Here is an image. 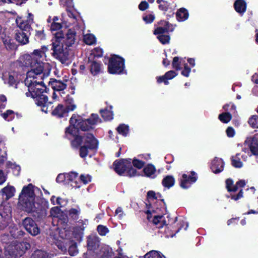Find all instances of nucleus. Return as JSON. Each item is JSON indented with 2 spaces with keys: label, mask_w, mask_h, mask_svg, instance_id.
Here are the masks:
<instances>
[{
  "label": "nucleus",
  "mask_w": 258,
  "mask_h": 258,
  "mask_svg": "<svg viewBox=\"0 0 258 258\" xmlns=\"http://www.w3.org/2000/svg\"><path fill=\"white\" fill-rule=\"evenodd\" d=\"M235 11L241 15L246 11V3L244 0H236L234 4Z\"/></svg>",
  "instance_id": "obj_24"
},
{
  "label": "nucleus",
  "mask_w": 258,
  "mask_h": 258,
  "mask_svg": "<svg viewBox=\"0 0 258 258\" xmlns=\"http://www.w3.org/2000/svg\"><path fill=\"white\" fill-rule=\"evenodd\" d=\"M132 163V165H133L134 167L138 169H141L145 165V162L137 159H134Z\"/></svg>",
  "instance_id": "obj_53"
},
{
  "label": "nucleus",
  "mask_w": 258,
  "mask_h": 258,
  "mask_svg": "<svg viewBox=\"0 0 258 258\" xmlns=\"http://www.w3.org/2000/svg\"><path fill=\"white\" fill-rule=\"evenodd\" d=\"M226 187L229 192H235L237 190L236 186L233 184V181L231 179H227L226 180Z\"/></svg>",
  "instance_id": "obj_46"
},
{
  "label": "nucleus",
  "mask_w": 258,
  "mask_h": 258,
  "mask_svg": "<svg viewBox=\"0 0 258 258\" xmlns=\"http://www.w3.org/2000/svg\"><path fill=\"white\" fill-rule=\"evenodd\" d=\"M11 209L9 206H2L0 207V215L2 217H6L11 213Z\"/></svg>",
  "instance_id": "obj_50"
},
{
  "label": "nucleus",
  "mask_w": 258,
  "mask_h": 258,
  "mask_svg": "<svg viewBox=\"0 0 258 258\" xmlns=\"http://www.w3.org/2000/svg\"><path fill=\"white\" fill-rule=\"evenodd\" d=\"M113 252L112 248L107 245L101 247L99 255L101 258H111Z\"/></svg>",
  "instance_id": "obj_28"
},
{
  "label": "nucleus",
  "mask_w": 258,
  "mask_h": 258,
  "mask_svg": "<svg viewBox=\"0 0 258 258\" xmlns=\"http://www.w3.org/2000/svg\"><path fill=\"white\" fill-rule=\"evenodd\" d=\"M184 63L185 61L183 58L179 59L178 57H174L173 59L172 67L176 70H179L181 69V64H184Z\"/></svg>",
  "instance_id": "obj_41"
},
{
  "label": "nucleus",
  "mask_w": 258,
  "mask_h": 258,
  "mask_svg": "<svg viewBox=\"0 0 258 258\" xmlns=\"http://www.w3.org/2000/svg\"><path fill=\"white\" fill-rule=\"evenodd\" d=\"M114 169L119 175L130 177L139 176L140 173L132 167L131 159H121L113 163Z\"/></svg>",
  "instance_id": "obj_9"
},
{
  "label": "nucleus",
  "mask_w": 258,
  "mask_h": 258,
  "mask_svg": "<svg viewBox=\"0 0 258 258\" xmlns=\"http://www.w3.org/2000/svg\"><path fill=\"white\" fill-rule=\"evenodd\" d=\"M62 28L60 23H52L50 30L52 32L58 31L54 34V41L52 42L53 55L58 59L61 63H64V50L63 43L64 42V34L62 30H60Z\"/></svg>",
  "instance_id": "obj_3"
},
{
  "label": "nucleus",
  "mask_w": 258,
  "mask_h": 258,
  "mask_svg": "<svg viewBox=\"0 0 258 258\" xmlns=\"http://www.w3.org/2000/svg\"><path fill=\"white\" fill-rule=\"evenodd\" d=\"M190 72H191V69L188 67L187 64L186 63H184V69L181 72V74L186 77H188L189 75Z\"/></svg>",
  "instance_id": "obj_56"
},
{
  "label": "nucleus",
  "mask_w": 258,
  "mask_h": 258,
  "mask_svg": "<svg viewBox=\"0 0 258 258\" xmlns=\"http://www.w3.org/2000/svg\"><path fill=\"white\" fill-rule=\"evenodd\" d=\"M246 145L249 148L252 154L258 155V144L255 139L251 137L247 138L245 141V145Z\"/></svg>",
  "instance_id": "obj_22"
},
{
  "label": "nucleus",
  "mask_w": 258,
  "mask_h": 258,
  "mask_svg": "<svg viewBox=\"0 0 258 258\" xmlns=\"http://www.w3.org/2000/svg\"><path fill=\"white\" fill-rule=\"evenodd\" d=\"M177 74L174 71H170L167 72L165 75V77L167 80H170L176 76Z\"/></svg>",
  "instance_id": "obj_57"
},
{
  "label": "nucleus",
  "mask_w": 258,
  "mask_h": 258,
  "mask_svg": "<svg viewBox=\"0 0 258 258\" xmlns=\"http://www.w3.org/2000/svg\"><path fill=\"white\" fill-rule=\"evenodd\" d=\"M93 53L95 56L101 57L103 55V50L101 48L97 47L94 48Z\"/></svg>",
  "instance_id": "obj_62"
},
{
  "label": "nucleus",
  "mask_w": 258,
  "mask_h": 258,
  "mask_svg": "<svg viewBox=\"0 0 258 258\" xmlns=\"http://www.w3.org/2000/svg\"><path fill=\"white\" fill-rule=\"evenodd\" d=\"M1 192L2 196H5L6 199L9 200L14 196L15 188L13 186H7L2 189Z\"/></svg>",
  "instance_id": "obj_27"
},
{
  "label": "nucleus",
  "mask_w": 258,
  "mask_h": 258,
  "mask_svg": "<svg viewBox=\"0 0 258 258\" xmlns=\"http://www.w3.org/2000/svg\"><path fill=\"white\" fill-rule=\"evenodd\" d=\"M97 231L100 235H105L109 231L108 228L103 225H99L97 227Z\"/></svg>",
  "instance_id": "obj_54"
},
{
  "label": "nucleus",
  "mask_w": 258,
  "mask_h": 258,
  "mask_svg": "<svg viewBox=\"0 0 258 258\" xmlns=\"http://www.w3.org/2000/svg\"><path fill=\"white\" fill-rule=\"evenodd\" d=\"M73 147L80 148V156L81 157L85 158L89 153L90 150H96L98 147V142L92 134H86L84 136H75L74 139L71 141Z\"/></svg>",
  "instance_id": "obj_5"
},
{
  "label": "nucleus",
  "mask_w": 258,
  "mask_h": 258,
  "mask_svg": "<svg viewBox=\"0 0 258 258\" xmlns=\"http://www.w3.org/2000/svg\"><path fill=\"white\" fill-rule=\"evenodd\" d=\"M76 108V105L74 103L73 99L68 96L67 99H66V112L72 111Z\"/></svg>",
  "instance_id": "obj_36"
},
{
  "label": "nucleus",
  "mask_w": 258,
  "mask_h": 258,
  "mask_svg": "<svg viewBox=\"0 0 258 258\" xmlns=\"http://www.w3.org/2000/svg\"><path fill=\"white\" fill-rule=\"evenodd\" d=\"M223 108L226 112H230L231 114H234L236 112V106L231 103L224 105Z\"/></svg>",
  "instance_id": "obj_47"
},
{
  "label": "nucleus",
  "mask_w": 258,
  "mask_h": 258,
  "mask_svg": "<svg viewBox=\"0 0 258 258\" xmlns=\"http://www.w3.org/2000/svg\"><path fill=\"white\" fill-rule=\"evenodd\" d=\"M76 32L74 29H70L66 34V47H72L68 51H66V63H69L72 61L75 56V50L73 47L76 40Z\"/></svg>",
  "instance_id": "obj_10"
},
{
  "label": "nucleus",
  "mask_w": 258,
  "mask_h": 258,
  "mask_svg": "<svg viewBox=\"0 0 258 258\" xmlns=\"http://www.w3.org/2000/svg\"><path fill=\"white\" fill-rule=\"evenodd\" d=\"M149 7L148 3L146 1L142 2L139 5V9L141 11H145Z\"/></svg>",
  "instance_id": "obj_60"
},
{
  "label": "nucleus",
  "mask_w": 258,
  "mask_h": 258,
  "mask_svg": "<svg viewBox=\"0 0 258 258\" xmlns=\"http://www.w3.org/2000/svg\"><path fill=\"white\" fill-rule=\"evenodd\" d=\"M84 42L87 45H92L96 42V38L92 34H86L84 35Z\"/></svg>",
  "instance_id": "obj_37"
},
{
  "label": "nucleus",
  "mask_w": 258,
  "mask_h": 258,
  "mask_svg": "<svg viewBox=\"0 0 258 258\" xmlns=\"http://www.w3.org/2000/svg\"><path fill=\"white\" fill-rule=\"evenodd\" d=\"M224 163L221 158L215 157L212 161L211 169L214 173H218L224 169Z\"/></svg>",
  "instance_id": "obj_21"
},
{
  "label": "nucleus",
  "mask_w": 258,
  "mask_h": 258,
  "mask_svg": "<svg viewBox=\"0 0 258 258\" xmlns=\"http://www.w3.org/2000/svg\"><path fill=\"white\" fill-rule=\"evenodd\" d=\"M157 3L159 4V9L164 11H166L169 9H171V5L167 2L163 0H157Z\"/></svg>",
  "instance_id": "obj_42"
},
{
  "label": "nucleus",
  "mask_w": 258,
  "mask_h": 258,
  "mask_svg": "<svg viewBox=\"0 0 258 258\" xmlns=\"http://www.w3.org/2000/svg\"><path fill=\"white\" fill-rule=\"evenodd\" d=\"M99 238L94 236L91 235L88 236L87 240L88 248L89 250H94L99 246Z\"/></svg>",
  "instance_id": "obj_25"
},
{
  "label": "nucleus",
  "mask_w": 258,
  "mask_h": 258,
  "mask_svg": "<svg viewBox=\"0 0 258 258\" xmlns=\"http://www.w3.org/2000/svg\"><path fill=\"white\" fill-rule=\"evenodd\" d=\"M144 258H165V257L157 251L151 250L145 255Z\"/></svg>",
  "instance_id": "obj_38"
},
{
  "label": "nucleus",
  "mask_w": 258,
  "mask_h": 258,
  "mask_svg": "<svg viewBox=\"0 0 258 258\" xmlns=\"http://www.w3.org/2000/svg\"><path fill=\"white\" fill-rule=\"evenodd\" d=\"M162 26L158 27L154 31V34L158 35L157 38L163 44L168 43L170 37L168 35L165 34L169 31H173L174 28L172 25L166 21L161 22Z\"/></svg>",
  "instance_id": "obj_11"
},
{
  "label": "nucleus",
  "mask_w": 258,
  "mask_h": 258,
  "mask_svg": "<svg viewBox=\"0 0 258 258\" xmlns=\"http://www.w3.org/2000/svg\"><path fill=\"white\" fill-rule=\"evenodd\" d=\"M143 19L146 23H151L154 20L155 16L153 14H150L144 16Z\"/></svg>",
  "instance_id": "obj_55"
},
{
  "label": "nucleus",
  "mask_w": 258,
  "mask_h": 258,
  "mask_svg": "<svg viewBox=\"0 0 258 258\" xmlns=\"http://www.w3.org/2000/svg\"><path fill=\"white\" fill-rule=\"evenodd\" d=\"M197 180V177L194 172H192L188 176L186 174H183L180 179V185L182 188L186 189L195 183Z\"/></svg>",
  "instance_id": "obj_18"
},
{
  "label": "nucleus",
  "mask_w": 258,
  "mask_h": 258,
  "mask_svg": "<svg viewBox=\"0 0 258 258\" xmlns=\"http://www.w3.org/2000/svg\"><path fill=\"white\" fill-rule=\"evenodd\" d=\"M232 118V114L228 112H225L220 114L219 119L223 123H228Z\"/></svg>",
  "instance_id": "obj_40"
},
{
  "label": "nucleus",
  "mask_w": 258,
  "mask_h": 258,
  "mask_svg": "<svg viewBox=\"0 0 258 258\" xmlns=\"http://www.w3.org/2000/svg\"><path fill=\"white\" fill-rule=\"evenodd\" d=\"M36 79L28 77L24 81L25 84L28 88V92L26 93L27 97L31 96L33 98V94L36 93L38 86H41L46 88V86L43 81L37 82Z\"/></svg>",
  "instance_id": "obj_16"
},
{
  "label": "nucleus",
  "mask_w": 258,
  "mask_h": 258,
  "mask_svg": "<svg viewBox=\"0 0 258 258\" xmlns=\"http://www.w3.org/2000/svg\"><path fill=\"white\" fill-rule=\"evenodd\" d=\"M226 133L227 136L229 138L233 137L235 134L234 128L230 126L228 127L226 129Z\"/></svg>",
  "instance_id": "obj_59"
},
{
  "label": "nucleus",
  "mask_w": 258,
  "mask_h": 258,
  "mask_svg": "<svg viewBox=\"0 0 258 258\" xmlns=\"http://www.w3.org/2000/svg\"><path fill=\"white\" fill-rule=\"evenodd\" d=\"M22 224L27 232L32 236H36L40 233V228L35 221L30 217L25 218L23 220Z\"/></svg>",
  "instance_id": "obj_15"
},
{
  "label": "nucleus",
  "mask_w": 258,
  "mask_h": 258,
  "mask_svg": "<svg viewBox=\"0 0 258 258\" xmlns=\"http://www.w3.org/2000/svg\"><path fill=\"white\" fill-rule=\"evenodd\" d=\"M8 83L10 86H13L14 85L16 84V80L14 76L9 74Z\"/></svg>",
  "instance_id": "obj_61"
},
{
  "label": "nucleus",
  "mask_w": 258,
  "mask_h": 258,
  "mask_svg": "<svg viewBox=\"0 0 258 258\" xmlns=\"http://www.w3.org/2000/svg\"><path fill=\"white\" fill-rule=\"evenodd\" d=\"M239 153L236 154L235 156L232 157V164L236 168H241L243 166V164L239 157Z\"/></svg>",
  "instance_id": "obj_43"
},
{
  "label": "nucleus",
  "mask_w": 258,
  "mask_h": 258,
  "mask_svg": "<svg viewBox=\"0 0 258 258\" xmlns=\"http://www.w3.org/2000/svg\"><path fill=\"white\" fill-rule=\"evenodd\" d=\"M175 183V179L171 175H168L164 177L162 180L163 185L167 188H170L173 186Z\"/></svg>",
  "instance_id": "obj_34"
},
{
  "label": "nucleus",
  "mask_w": 258,
  "mask_h": 258,
  "mask_svg": "<svg viewBox=\"0 0 258 258\" xmlns=\"http://www.w3.org/2000/svg\"><path fill=\"white\" fill-rule=\"evenodd\" d=\"M156 169L152 164H148L143 170L144 175L147 177L154 178L156 176Z\"/></svg>",
  "instance_id": "obj_29"
},
{
  "label": "nucleus",
  "mask_w": 258,
  "mask_h": 258,
  "mask_svg": "<svg viewBox=\"0 0 258 258\" xmlns=\"http://www.w3.org/2000/svg\"><path fill=\"white\" fill-rule=\"evenodd\" d=\"M24 210L32 214L38 221L43 219L47 215V203L42 199H38L31 202L23 207Z\"/></svg>",
  "instance_id": "obj_7"
},
{
  "label": "nucleus",
  "mask_w": 258,
  "mask_h": 258,
  "mask_svg": "<svg viewBox=\"0 0 258 258\" xmlns=\"http://www.w3.org/2000/svg\"><path fill=\"white\" fill-rule=\"evenodd\" d=\"M148 202L151 208L147 212V219L149 222H152L157 228H161L167 225L166 217L163 215H157V212L154 210L155 206L154 205L155 201L160 200L162 202L161 195L156 194L152 190L149 191L147 193Z\"/></svg>",
  "instance_id": "obj_4"
},
{
  "label": "nucleus",
  "mask_w": 258,
  "mask_h": 258,
  "mask_svg": "<svg viewBox=\"0 0 258 258\" xmlns=\"http://www.w3.org/2000/svg\"><path fill=\"white\" fill-rule=\"evenodd\" d=\"M90 71L94 76L98 74L101 71L100 64L96 61L91 62L90 65Z\"/></svg>",
  "instance_id": "obj_33"
},
{
  "label": "nucleus",
  "mask_w": 258,
  "mask_h": 258,
  "mask_svg": "<svg viewBox=\"0 0 258 258\" xmlns=\"http://www.w3.org/2000/svg\"><path fill=\"white\" fill-rule=\"evenodd\" d=\"M124 68V59L122 58L115 55L110 58L108 66V72L110 74H121L123 72Z\"/></svg>",
  "instance_id": "obj_14"
},
{
  "label": "nucleus",
  "mask_w": 258,
  "mask_h": 258,
  "mask_svg": "<svg viewBox=\"0 0 258 258\" xmlns=\"http://www.w3.org/2000/svg\"><path fill=\"white\" fill-rule=\"evenodd\" d=\"M119 134L126 136L128 133V127L125 124L120 125L117 128Z\"/></svg>",
  "instance_id": "obj_51"
},
{
  "label": "nucleus",
  "mask_w": 258,
  "mask_h": 258,
  "mask_svg": "<svg viewBox=\"0 0 258 258\" xmlns=\"http://www.w3.org/2000/svg\"><path fill=\"white\" fill-rule=\"evenodd\" d=\"M16 22L19 28V30H16V40L22 45L28 43L30 31L32 30V27L28 22H23L21 18H17Z\"/></svg>",
  "instance_id": "obj_8"
},
{
  "label": "nucleus",
  "mask_w": 258,
  "mask_h": 258,
  "mask_svg": "<svg viewBox=\"0 0 258 258\" xmlns=\"http://www.w3.org/2000/svg\"><path fill=\"white\" fill-rule=\"evenodd\" d=\"M15 249L17 250L16 255L22 256L25 252L30 248L31 245L27 242H20L15 245Z\"/></svg>",
  "instance_id": "obj_23"
},
{
  "label": "nucleus",
  "mask_w": 258,
  "mask_h": 258,
  "mask_svg": "<svg viewBox=\"0 0 258 258\" xmlns=\"http://www.w3.org/2000/svg\"><path fill=\"white\" fill-rule=\"evenodd\" d=\"M56 181L57 183H62L64 181V173H59L56 178Z\"/></svg>",
  "instance_id": "obj_64"
},
{
  "label": "nucleus",
  "mask_w": 258,
  "mask_h": 258,
  "mask_svg": "<svg viewBox=\"0 0 258 258\" xmlns=\"http://www.w3.org/2000/svg\"><path fill=\"white\" fill-rule=\"evenodd\" d=\"M49 85H51L53 91H57L59 96H62V94L64 93V83L56 79L51 78L49 82Z\"/></svg>",
  "instance_id": "obj_20"
},
{
  "label": "nucleus",
  "mask_w": 258,
  "mask_h": 258,
  "mask_svg": "<svg viewBox=\"0 0 258 258\" xmlns=\"http://www.w3.org/2000/svg\"><path fill=\"white\" fill-rule=\"evenodd\" d=\"M68 4V8L66 10L69 19L66 20V27L71 24H75L77 22L78 13L74 9L73 0H66V4Z\"/></svg>",
  "instance_id": "obj_17"
},
{
  "label": "nucleus",
  "mask_w": 258,
  "mask_h": 258,
  "mask_svg": "<svg viewBox=\"0 0 258 258\" xmlns=\"http://www.w3.org/2000/svg\"><path fill=\"white\" fill-rule=\"evenodd\" d=\"M124 214L123 212L122 209L120 207H118L115 212V216H117L119 219H122Z\"/></svg>",
  "instance_id": "obj_58"
},
{
  "label": "nucleus",
  "mask_w": 258,
  "mask_h": 258,
  "mask_svg": "<svg viewBox=\"0 0 258 258\" xmlns=\"http://www.w3.org/2000/svg\"><path fill=\"white\" fill-rule=\"evenodd\" d=\"M47 88H37L36 93L33 94V98L35 99V103L37 106L42 107V111L47 112V109H45V107L48 106L52 103L48 101V97L43 94L44 92L47 93ZM47 109V108H46Z\"/></svg>",
  "instance_id": "obj_13"
},
{
  "label": "nucleus",
  "mask_w": 258,
  "mask_h": 258,
  "mask_svg": "<svg viewBox=\"0 0 258 258\" xmlns=\"http://www.w3.org/2000/svg\"><path fill=\"white\" fill-rule=\"evenodd\" d=\"M50 213L53 216V223H56V233L53 235V242L58 248L63 251L64 248V212L60 207L51 208Z\"/></svg>",
  "instance_id": "obj_2"
},
{
  "label": "nucleus",
  "mask_w": 258,
  "mask_h": 258,
  "mask_svg": "<svg viewBox=\"0 0 258 258\" xmlns=\"http://www.w3.org/2000/svg\"><path fill=\"white\" fill-rule=\"evenodd\" d=\"M248 123L251 127L253 128H258V116L253 115L248 120Z\"/></svg>",
  "instance_id": "obj_49"
},
{
  "label": "nucleus",
  "mask_w": 258,
  "mask_h": 258,
  "mask_svg": "<svg viewBox=\"0 0 258 258\" xmlns=\"http://www.w3.org/2000/svg\"><path fill=\"white\" fill-rule=\"evenodd\" d=\"M112 106H109V108H107L104 110H101L100 113L102 117L105 120H110L113 118V112L111 110Z\"/></svg>",
  "instance_id": "obj_32"
},
{
  "label": "nucleus",
  "mask_w": 258,
  "mask_h": 258,
  "mask_svg": "<svg viewBox=\"0 0 258 258\" xmlns=\"http://www.w3.org/2000/svg\"><path fill=\"white\" fill-rule=\"evenodd\" d=\"M157 81L158 83L164 82V83L165 85H168L169 84L168 80H167L164 75L162 76L157 77Z\"/></svg>",
  "instance_id": "obj_63"
},
{
  "label": "nucleus",
  "mask_w": 258,
  "mask_h": 258,
  "mask_svg": "<svg viewBox=\"0 0 258 258\" xmlns=\"http://www.w3.org/2000/svg\"><path fill=\"white\" fill-rule=\"evenodd\" d=\"M68 252L71 256H75L78 253L76 242L73 241L70 242Z\"/></svg>",
  "instance_id": "obj_39"
},
{
  "label": "nucleus",
  "mask_w": 258,
  "mask_h": 258,
  "mask_svg": "<svg viewBox=\"0 0 258 258\" xmlns=\"http://www.w3.org/2000/svg\"><path fill=\"white\" fill-rule=\"evenodd\" d=\"M176 18L179 22L184 21L187 20L188 18L187 11L184 8H181L176 13Z\"/></svg>",
  "instance_id": "obj_31"
},
{
  "label": "nucleus",
  "mask_w": 258,
  "mask_h": 258,
  "mask_svg": "<svg viewBox=\"0 0 258 258\" xmlns=\"http://www.w3.org/2000/svg\"><path fill=\"white\" fill-rule=\"evenodd\" d=\"M67 178V184L72 187L78 188L81 186L80 184V178L78 173L74 172L69 173L66 178Z\"/></svg>",
  "instance_id": "obj_19"
},
{
  "label": "nucleus",
  "mask_w": 258,
  "mask_h": 258,
  "mask_svg": "<svg viewBox=\"0 0 258 258\" xmlns=\"http://www.w3.org/2000/svg\"><path fill=\"white\" fill-rule=\"evenodd\" d=\"M45 34L44 29L42 30H36L34 39L36 41H41L45 39Z\"/></svg>",
  "instance_id": "obj_48"
},
{
  "label": "nucleus",
  "mask_w": 258,
  "mask_h": 258,
  "mask_svg": "<svg viewBox=\"0 0 258 258\" xmlns=\"http://www.w3.org/2000/svg\"><path fill=\"white\" fill-rule=\"evenodd\" d=\"M80 184L82 182L84 184H86L91 182L92 177L89 174H82L80 177Z\"/></svg>",
  "instance_id": "obj_52"
},
{
  "label": "nucleus",
  "mask_w": 258,
  "mask_h": 258,
  "mask_svg": "<svg viewBox=\"0 0 258 258\" xmlns=\"http://www.w3.org/2000/svg\"><path fill=\"white\" fill-rule=\"evenodd\" d=\"M34 188V186L32 183L23 187L19 198V203L22 207L35 200L36 196Z\"/></svg>",
  "instance_id": "obj_12"
},
{
  "label": "nucleus",
  "mask_w": 258,
  "mask_h": 258,
  "mask_svg": "<svg viewBox=\"0 0 258 258\" xmlns=\"http://www.w3.org/2000/svg\"><path fill=\"white\" fill-rule=\"evenodd\" d=\"M79 210L77 208H72L68 211V218L76 220L78 218Z\"/></svg>",
  "instance_id": "obj_45"
},
{
  "label": "nucleus",
  "mask_w": 258,
  "mask_h": 258,
  "mask_svg": "<svg viewBox=\"0 0 258 258\" xmlns=\"http://www.w3.org/2000/svg\"><path fill=\"white\" fill-rule=\"evenodd\" d=\"M70 122L71 127L74 128L75 132L79 130L86 131L93 128V125L100 122V119L96 114H92L89 118L84 120L80 116L73 114Z\"/></svg>",
  "instance_id": "obj_6"
},
{
  "label": "nucleus",
  "mask_w": 258,
  "mask_h": 258,
  "mask_svg": "<svg viewBox=\"0 0 258 258\" xmlns=\"http://www.w3.org/2000/svg\"><path fill=\"white\" fill-rule=\"evenodd\" d=\"M51 115L58 118H61L64 116V106L62 104H58L52 111Z\"/></svg>",
  "instance_id": "obj_26"
},
{
  "label": "nucleus",
  "mask_w": 258,
  "mask_h": 258,
  "mask_svg": "<svg viewBox=\"0 0 258 258\" xmlns=\"http://www.w3.org/2000/svg\"><path fill=\"white\" fill-rule=\"evenodd\" d=\"M48 50L47 46H42L41 48L35 49L30 54H26L23 56V63L31 70L27 72V77L37 79V76L41 75V79L43 80L50 74L51 67L48 63L43 62L41 60L45 56V52Z\"/></svg>",
  "instance_id": "obj_1"
},
{
  "label": "nucleus",
  "mask_w": 258,
  "mask_h": 258,
  "mask_svg": "<svg viewBox=\"0 0 258 258\" xmlns=\"http://www.w3.org/2000/svg\"><path fill=\"white\" fill-rule=\"evenodd\" d=\"M83 228L76 227L74 229L73 234L75 238L78 241H81L83 237Z\"/></svg>",
  "instance_id": "obj_44"
},
{
  "label": "nucleus",
  "mask_w": 258,
  "mask_h": 258,
  "mask_svg": "<svg viewBox=\"0 0 258 258\" xmlns=\"http://www.w3.org/2000/svg\"><path fill=\"white\" fill-rule=\"evenodd\" d=\"M30 258H51V256L45 250L36 249L32 253Z\"/></svg>",
  "instance_id": "obj_30"
},
{
  "label": "nucleus",
  "mask_w": 258,
  "mask_h": 258,
  "mask_svg": "<svg viewBox=\"0 0 258 258\" xmlns=\"http://www.w3.org/2000/svg\"><path fill=\"white\" fill-rule=\"evenodd\" d=\"M0 112L1 116L6 121H11L15 117V112L12 110L8 109L4 113H2V111H1Z\"/></svg>",
  "instance_id": "obj_35"
}]
</instances>
